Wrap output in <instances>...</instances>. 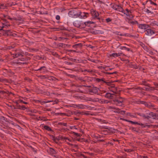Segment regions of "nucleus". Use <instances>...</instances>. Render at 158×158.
<instances>
[{
	"instance_id": "nucleus-1",
	"label": "nucleus",
	"mask_w": 158,
	"mask_h": 158,
	"mask_svg": "<svg viewBox=\"0 0 158 158\" xmlns=\"http://www.w3.org/2000/svg\"><path fill=\"white\" fill-rule=\"evenodd\" d=\"M68 15L70 17L76 18L79 17L80 14L75 10H72L68 13Z\"/></svg>"
},
{
	"instance_id": "nucleus-2",
	"label": "nucleus",
	"mask_w": 158,
	"mask_h": 158,
	"mask_svg": "<svg viewBox=\"0 0 158 158\" xmlns=\"http://www.w3.org/2000/svg\"><path fill=\"white\" fill-rule=\"evenodd\" d=\"M1 32L3 35L4 36H15L16 35V34L13 33L11 30H6L5 29Z\"/></svg>"
},
{
	"instance_id": "nucleus-3",
	"label": "nucleus",
	"mask_w": 158,
	"mask_h": 158,
	"mask_svg": "<svg viewBox=\"0 0 158 158\" xmlns=\"http://www.w3.org/2000/svg\"><path fill=\"white\" fill-rule=\"evenodd\" d=\"M2 71L3 73L2 75L5 77H6L7 75L12 77L14 74V73L10 69L8 70L3 69H2Z\"/></svg>"
},
{
	"instance_id": "nucleus-4",
	"label": "nucleus",
	"mask_w": 158,
	"mask_h": 158,
	"mask_svg": "<svg viewBox=\"0 0 158 158\" xmlns=\"http://www.w3.org/2000/svg\"><path fill=\"white\" fill-rule=\"evenodd\" d=\"M114 103L117 106H121L123 105V103L124 101L123 99L120 97L118 98H114L113 100Z\"/></svg>"
},
{
	"instance_id": "nucleus-5",
	"label": "nucleus",
	"mask_w": 158,
	"mask_h": 158,
	"mask_svg": "<svg viewBox=\"0 0 158 158\" xmlns=\"http://www.w3.org/2000/svg\"><path fill=\"white\" fill-rule=\"evenodd\" d=\"M24 52L21 50H15V52L11 55H13V57L14 58H17L20 56H23V54Z\"/></svg>"
},
{
	"instance_id": "nucleus-6",
	"label": "nucleus",
	"mask_w": 158,
	"mask_h": 158,
	"mask_svg": "<svg viewBox=\"0 0 158 158\" xmlns=\"http://www.w3.org/2000/svg\"><path fill=\"white\" fill-rule=\"evenodd\" d=\"M4 22L2 24V26H0V29L2 30V28H7L9 27L10 26V23L7 21L6 19L3 20Z\"/></svg>"
},
{
	"instance_id": "nucleus-7",
	"label": "nucleus",
	"mask_w": 158,
	"mask_h": 158,
	"mask_svg": "<svg viewBox=\"0 0 158 158\" xmlns=\"http://www.w3.org/2000/svg\"><path fill=\"white\" fill-rule=\"evenodd\" d=\"M139 28L141 29H143L146 30L147 28H149L150 26L148 24H138Z\"/></svg>"
},
{
	"instance_id": "nucleus-8",
	"label": "nucleus",
	"mask_w": 158,
	"mask_h": 158,
	"mask_svg": "<svg viewBox=\"0 0 158 158\" xmlns=\"http://www.w3.org/2000/svg\"><path fill=\"white\" fill-rule=\"evenodd\" d=\"M144 31L145 32V34L147 35H151L155 33V31L150 29L149 28H147Z\"/></svg>"
},
{
	"instance_id": "nucleus-9",
	"label": "nucleus",
	"mask_w": 158,
	"mask_h": 158,
	"mask_svg": "<svg viewBox=\"0 0 158 158\" xmlns=\"http://www.w3.org/2000/svg\"><path fill=\"white\" fill-rule=\"evenodd\" d=\"M90 32L92 34H102L103 33V32L101 30H97L94 29H90Z\"/></svg>"
},
{
	"instance_id": "nucleus-10",
	"label": "nucleus",
	"mask_w": 158,
	"mask_h": 158,
	"mask_svg": "<svg viewBox=\"0 0 158 158\" xmlns=\"http://www.w3.org/2000/svg\"><path fill=\"white\" fill-rule=\"evenodd\" d=\"M147 119H149V118L155 119V114L153 112H151L146 114Z\"/></svg>"
},
{
	"instance_id": "nucleus-11",
	"label": "nucleus",
	"mask_w": 158,
	"mask_h": 158,
	"mask_svg": "<svg viewBox=\"0 0 158 158\" xmlns=\"http://www.w3.org/2000/svg\"><path fill=\"white\" fill-rule=\"evenodd\" d=\"M91 13L94 18H96L98 19H100L98 17V16H99V14L98 12L96 11L95 10H93L91 11Z\"/></svg>"
},
{
	"instance_id": "nucleus-12",
	"label": "nucleus",
	"mask_w": 158,
	"mask_h": 158,
	"mask_svg": "<svg viewBox=\"0 0 158 158\" xmlns=\"http://www.w3.org/2000/svg\"><path fill=\"white\" fill-rule=\"evenodd\" d=\"M78 13L80 14L79 17L81 18H85L87 17V15H89L88 13L81 12L80 11Z\"/></svg>"
},
{
	"instance_id": "nucleus-13",
	"label": "nucleus",
	"mask_w": 158,
	"mask_h": 158,
	"mask_svg": "<svg viewBox=\"0 0 158 158\" xmlns=\"http://www.w3.org/2000/svg\"><path fill=\"white\" fill-rule=\"evenodd\" d=\"M114 94H111L109 93H106L105 95V97L109 99H112L114 98Z\"/></svg>"
},
{
	"instance_id": "nucleus-14",
	"label": "nucleus",
	"mask_w": 158,
	"mask_h": 158,
	"mask_svg": "<svg viewBox=\"0 0 158 158\" xmlns=\"http://www.w3.org/2000/svg\"><path fill=\"white\" fill-rule=\"evenodd\" d=\"M98 89L95 87H93L91 89H89V92L90 93L96 94L98 92Z\"/></svg>"
},
{
	"instance_id": "nucleus-15",
	"label": "nucleus",
	"mask_w": 158,
	"mask_h": 158,
	"mask_svg": "<svg viewBox=\"0 0 158 158\" xmlns=\"http://www.w3.org/2000/svg\"><path fill=\"white\" fill-rule=\"evenodd\" d=\"M35 71H42L43 72H45L47 71V68L44 66L40 67V68L38 69H35Z\"/></svg>"
},
{
	"instance_id": "nucleus-16",
	"label": "nucleus",
	"mask_w": 158,
	"mask_h": 158,
	"mask_svg": "<svg viewBox=\"0 0 158 158\" xmlns=\"http://www.w3.org/2000/svg\"><path fill=\"white\" fill-rule=\"evenodd\" d=\"M145 106L149 108H150L154 106L151 102H145L144 104Z\"/></svg>"
},
{
	"instance_id": "nucleus-17",
	"label": "nucleus",
	"mask_w": 158,
	"mask_h": 158,
	"mask_svg": "<svg viewBox=\"0 0 158 158\" xmlns=\"http://www.w3.org/2000/svg\"><path fill=\"white\" fill-rule=\"evenodd\" d=\"M127 19H128L127 22L129 23L132 24V25H134L135 24L138 25V23L137 21H132L131 19L128 18H127Z\"/></svg>"
},
{
	"instance_id": "nucleus-18",
	"label": "nucleus",
	"mask_w": 158,
	"mask_h": 158,
	"mask_svg": "<svg viewBox=\"0 0 158 158\" xmlns=\"http://www.w3.org/2000/svg\"><path fill=\"white\" fill-rule=\"evenodd\" d=\"M123 54V53H113L110 55V57H118L119 56H121Z\"/></svg>"
},
{
	"instance_id": "nucleus-19",
	"label": "nucleus",
	"mask_w": 158,
	"mask_h": 158,
	"mask_svg": "<svg viewBox=\"0 0 158 158\" xmlns=\"http://www.w3.org/2000/svg\"><path fill=\"white\" fill-rule=\"evenodd\" d=\"M13 19L15 21H21L23 20V16L21 15H18L16 17H13Z\"/></svg>"
},
{
	"instance_id": "nucleus-20",
	"label": "nucleus",
	"mask_w": 158,
	"mask_h": 158,
	"mask_svg": "<svg viewBox=\"0 0 158 158\" xmlns=\"http://www.w3.org/2000/svg\"><path fill=\"white\" fill-rule=\"evenodd\" d=\"M116 9H115V10H117L123 13V12L124 11L123 9L121 6L117 5L116 7Z\"/></svg>"
},
{
	"instance_id": "nucleus-21",
	"label": "nucleus",
	"mask_w": 158,
	"mask_h": 158,
	"mask_svg": "<svg viewBox=\"0 0 158 158\" xmlns=\"http://www.w3.org/2000/svg\"><path fill=\"white\" fill-rule=\"evenodd\" d=\"M81 21L78 20H76L73 23V24L74 26L79 28V27L80 26V23H81Z\"/></svg>"
},
{
	"instance_id": "nucleus-22",
	"label": "nucleus",
	"mask_w": 158,
	"mask_h": 158,
	"mask_svg": "<svg viewBox=\"0 0 158 158\" xmlns=\"http://www.w3.org/2000/svg\"><path fill=\"white\" fill-rule=\"evenodd\" d=\"M88 22H81L80 23V26L79 27V28L82 29L85 28L86 26V24L88 23Z\"/></svg>"
},
{
	"instance_id": "nucleus-23",
	"label": "nucleus",
	"mask_w": 158,
	"mask_h": 158,
	"mask_svg": "<svg viewBox=\"0 0 158 158\" xmlns=\"http://www.w3.org/2000/svg\"><path fill=\"white\" fill-rule=\"evenodd\" d=\"M120 91L119 89L117 87H115L113 89L112 92L114 94H119Z\"/></svg>"
},
{
	"instance_id": "nucleus-24",
	"label": "nucleus",
	"mask_w": 158,
	"mask_h": 158,
	"mask_svg": "<svg viewBox=\"0 0 158 158\" xmlns=\"http://www.w3.org/2000/svg\"><path fill=\"white\" fill-rule=\"evenodd\" d=\"M49 153L51 155H54L56 154V152L55 150L52 148H50L48 151Z\"/></svg>"
},
{
	"instance_id": "nucleus-25",
	"label": "nucleus",
	"mask_w": 158,
	"mask_h": 158,
	"mask_svg": "<svg viewBox=\"0 0 158 158\" xmlns=\"http://www.w3.org/2000/svg\"><path fill=\"white\" fill-rule=\"evenodd\" d=\"M30 58L29 57H27L25 58H21L18 59V61L20 60L22 61H25L26 62L27 60H30Z\"/></svg>"
},
{
	"instance_id": "nucleus-26",
	"label": "nucleus",
	"mask_w": 158,
	"mask_h": 158,
	"mask_svg": "<svg viewBox=\"0 0 158 158\" xmlns=\"http://www.w3.org/2000/svg\"><path fill=\"white\" fill-rule=\"evenodd\" d=\"M82 46V44H81V43H80L79 44H75V45H73V47L74 48H80Z\"/></svg>"
},
{
	"instance_id": "nucleus-27",
	"label": "nucleus",
	"mask_w": 158,
	"mask_h": 158,
	"mask_svg": "<svg viewBox=\"0 0 158 158\" xmlns=\"http://www.w3.org/2000/svg\"><path fill=\"white\" fill-rule=\"evenodd\" d=\"M148 87H144L145 88V89H143L144 90H145L146 91H152V90H155V88L154 87H150L149 85Z\"/></svg>"
},
{
	"instance_id": "nucleus-28",
	"label": "nucleus",
	"mask_w": 158,
	"mask_h": 158,
	"mask_svg": "<svg viewBox=\"0 0 158 158\" xmlns=\"http://www.w3.org/2000/svg\"><path fill=\"white\" fill-rule=\"evenodd\" d=\"M15 46H6L4 47L3 49L4 50H9L13 48Z\"/></svg>"
},
{
	"instance_id": "nucleus-29",
	"label": "nucleus",
	"mask_w": 158,
	"mask_h": 158,
	"mask_svg": "<svg viewBox=\"0 0 158 158\" xmlns=\"http://www.w3.org/2000/svg\"><path fill=\"white\" fill-rule=\"evenodd\" d=\"M44 128L45 129L48 131H53V130L51 129V128L48 126H47V125L44 126Z\"/></svg>"
},
{
	"instance_id": "nucleus-30",
	"label": "nucleus",
	"mask_w": 158,
	"mask_h": 158,
	"mask_svg": "<svg viewBox=\"0 0 158 158\" xmlns=\"http://www.w3.org/2000/svg\"><path fill=\"white\" fill-rule=\"evenodd\" d=\"M74 106L79 109H83L84 107V106L82 104L74 105Z\"/></svg>"
},
{
	"instance_id": "nucleus-31",
	"label": "nucleus",
	"mask_w": 158,
	"mask_h": 158,
	"mask_svg": "<svg viewBox=\"0 0 158 158\" xmlns=\"http://www.w3.org/2000/svg\"><path fill=\"white\" fill-rule=\"evenodd\" d=\"M90 99L89 100V101H92L94 102H100L99 99L98 98H95L94 99H92L91 98H89Z\"/></svg>"
},
{
	"instance_id": "nucleus-32",
	"label": "nucleus",
	"mask_w": 158,
	"mask_h": 158,
	"mask_svg": "<svg viewBox=\"0 0 158 158\" xmlns=\"http://www.w3.org/2000/svg\"><path fill=\"white\" fill-rule=\"evenodd\" d=\"M138 125L141 126L143 128L145 127H150V125H148L147 124H144L142 123H139V124Z\"/></svg>"
},
{
	"instance_id": "nucleus-33",
	"label": "nucleus",
	"mask_w": 158,
	"mask_h": 158,
	"mask_svg": "<svg viewBox=\"0 0 158 158\" xmlns=\"http://www.w3.org/2000/svg\"><path fill=\"white\" fill-rule=\"evenodd\" d=\"M138 125L141 126L143 128L145 127H150V125H148L147 124H144L142 123H139V124Z\"/></svg>"
},
{
	"instance_id": "nucleus-34",
	"label": "nucleus",
	"mask_w": 158,
	"mask_h": 158,
	"mask_svg": "<svg viewBox=\"0 0 158 158\" xmlns=\"http://www.w3.org/2000/svg\"><path fill=\"white\" fill-rule=\"evenodd\" d=\"M141 85H143L146 86H149L150 85L149 84L147 83V82L146 81H142L141 84Z\"/></svg>"
},
{
	"instance_id": "nucleus-35",
	"label": "nucleus",
	"mask_w": 158,
	"mask_h": 158,
	"mask_svg": "<svg viewBox=\"0 0 158 158\" xmlns=\"http://www.w3.org/2000/svg\"><path fill=\"white\" fill-rule=\"evenodd\" d=\"M152 42L153 44H156L158 43V37L152 40Z\"/></svg>"
},
{
	"instance_id": "nucleus-36",
	"label": "nucleus",
	"mask_w": 158,
	"mask_h": 158,
	"mask_svg": "<svg viewBox=\"0 0 158 158\" xmlns=\"http://www.w3.org/2000/svg\"><path fill=\"white\" fill-rule=\"evenodd\" d=\"M58 46L59 47H60L62 48H65L67 46V45L61 43L59 44H58Z\"/></svg>"
},
{
	"instance_id": "nucleus-37",
	"label": "nucleus",
	"mask_w": 158,
	"mask_h": 158,
	"mask_svg": "<svg viewBox=\"0 0 158 158\" xmlns=\"http://www.w3.org/2000/svg\"><path fill=\"white\" fill-rule=\"evenodd\" d=\"M15 102L16 104V107H15L14 109H19L20 106L19 105L17 101H16Z\"/></svg>"
},
{
	"instance_id": "nucleus-38",
	"label": "nucleus",
	"mask_w": 158,
	"mask_h": 158,
	"mask_svg": "<svg viewBox=\"0 0 158 158\" xmlns=\"http://www.w3.org/2000/svg\"><path fill=\"white\" fill-rule=\"evenodd\" d=\"M126 115L127 116H130L131 117H132V118H135L136 117V115H133L132 114H131V113H126Z\"/></svg>"
},
{
	"instance_id": "nucleus-39",
	"label": "nucleus",
	"mask_w": 158,
	"mask_h": 158,
	"mask_svg": "<svg viewBox=\"0 0 158 158\" xmlns=\"http://www.w3.org/2000/svg\"><path fill=\"white\" fill-rule=\"evenodd\" d=\"M127 122H129L131 123V124H139V123L136 122H134L131 120H128Z\"/></svg>"
},
{
	"instance_id": "nucleus-40",
	"label": "nucleus",
	"mask_w": 158,
	"mask_h": 158,
	"mask_svg": "<svg viewBox=\"0 0 158 158\" xmlns=\"http://www.w3.org/2000/svg\"><path fill=\"white\" fill-rule=\"evenodd\" d=\"M120 48L121 49H125L128 51H129L130 50V49L129 48H127L125 46H121L120 47Z\"/></svg>"
},
{
	"instance_id": "nucleus-41",
	"label": "nucleus",
	"mask_w": 158,
	"mask_h": 158,
	"mask_svg": "<svg viewBox=\"0 0 158 158\" xmlns=\"http://www.w3.org/2000/svg\"><path fill=\"white\" fill-rule=\"evenodd\" d=\"M27 109V107H26L24 106L23 105L20 106L19 109H20L22 110H24Z\"/></svg>"
},
{
	"instance_id": "nucleus-42",
	"label": "nucleus",
	"mask_w": 158,
	"mask_h": 158,
	"mask_svg": "<svg viewBox=\"0 0 158 158\" xmlns=\"http://www.w3.org/2000/svg\"><path fill=\"white\" fill-rule=\"evenodd\" d=\"M97 81L99 82H101V81H102L104 82V78H102V79H100L98 78H97L96 79Z\"/></svg>"
},
{
	"instance_id": "nucleus-43",
	"label": "nucleus",
	"mask_w": 158,
	"mask_h": 158,
	"mask_svg": "<svg viewBox=\"0 0 158 158\" xmlns=\"http://www.w3.org/2000/svg\"><path fill=\"white\" fill-rule=\"evenodd\" d=\"M58 124L59 125L61 126L63 125L64 126L67 127V124L66 123L60 122Z\"/></svg>"
},
{
	"instance_id": "nucleus-44",
	"label": "nucleus",
	"mask_w": 158,
	"mask_h": 158,
	"mask_svg": "<svg viewBox=\"0 0 158 158\" xmlns=\"http://www.w3.org/2000/svg\"><path fill=\"white\" fill-rule=\"evenodd\" d=\"M105 73L108 74V75H110V74H116L118 73V72L117 71L114 72L113 73H109V72H104Z\"/></svg>"
},
{
	"instance_id": "nucleus-45",
	"label": "nucleus",
	"mask_w": 158,
	"mask_h": 158,
	"mask_svg": "<svg viewBox=\"0 0 158 158\" xmlns=\"http://www.w3.org/2000/svg\"><path fill=\"white\" fill-rule=\"evenodd\" d=\"M29 147L31 148L32 151L34 152L35 153H36L37 152V150L35 149L34 148L32 147L31 146H30Z\"/></svg>"
},
{
	"instance_id": "nucleus-46",
	"label": "nucleus",
	"mask_w": 158,
	"mask_h": 158,
	"mask_svg": "<svg viewBox=\"0 0 158 158\" xmlns=\"http://www.w3.org/2000/svg\"><path fill=\"white\" fill-rule=\"evenodd\" d=\"M138 104H144L145 103V101H141L140 100H138L136 102Z\"/></svg>"
},
{
	"instance_id": "nucleus-47",
	"label": "nucleus",
	"mask_w": 158,
	"mask_h": 158,
	"mask_svg": "<svg viewBox=\"0 0 158 158\" xmlns=\"http://www.w3.org/2000/svg\"><path fill=\"white\" fill-rule=\"evenodd\" d=\"M4 17L6 18H7L8 19H9L10 20H14L13 18H10V16L8 15H4Z\"/></svg>"
},
{
	"instance_id": "nucleus-48",
	"label": "nucleus",
	"mask_w": 158,
	"mask_h": 158,
	"mask_svg": "<svg viewBox=\"0 0 158 158\" xmlns=\"http://www.w3.org/2000/svg\"><path fill=\"white\" fill-rule=\"evenodd\" d=\"M126 111L124 110H121L120 109L119 112V113L122 115H124L125 114Z\"/></svg>"
},
{
	"instance_id": "nucleus-49",
	"label": "nucleus",
	"mask_w": 158,
	"mask_h": 158,
	"mask_svg": "<svg viewBox=\"0 0 158 158\" xmlns=\"http://www.w3.org/2000/svg\"><path fill=\"white\" fill-rule=\"evenodd\" d=\"M5 118L3 116L0 117V123L3 122V121L5 120Z\"/></svg>"
},
{
	"instance_id": "nucleus-50",
	"label": "nucleus",
	"mask_w": 158,
	"mask_h": 158,
	"mask_svg": "<svg viewBox=\"0 0 158 158\" xmlns=\"http://www.w3.org/2000/svg\"><path fill=\"white\" fill-rule=\"evenodd\" d=\"M113 111L114 112L118 113L119 112L120 110V109L118 108H116Z\"/></svg>"
},
{
	"instance_id": "nucleus-51",
	"label": "nucleus",
	"mask_w": 158,
	"mask_h": 158,
	"mask_svg": "<svg viewBox=\"0 0 158 158\" xmlns=\"http://www.w3.org/2000/svg\"><path fill=\"white\" fill-rule=\"evenodd\" d=\"M104 82L107 85H108V86H110L112 83V82H111L106 81H105L104 80Z\"/></svg>"
},
{
	"instance_id": "nucleus-52",
	"label": "nucleus",
	"mask_w": 158,
	"mask_h": 158,
	"mask_svg": "<svg viewBox=\"0 0 158 158\" xmlns=\"http://www.w3.org/2000/svg\"><path fill=\"white\" fill-rule=\"evenodd\" d=\"M73 134L74 135L76 136L77 137H80L81 135L80 134H78V133H76V132H73Z\"/></svg>"
},
{
	"instance_id": "nucleus-53",
	"label": "nucleus",
	"mask_w": 158,
	"mask_h": 158,
	"mask_svg": "<svg viewBox=\"0 0 158 158\" xmlns=\"http://www.w3.org/2000/svg\"><path fill=\"white\" fill-rule=\"evenodd\" d=\"M130 129L132 131H136V132H138V131H137L136 130V128L135 127H131V128H130Z\"/></svg>"
},
{
	"instance_id": "nucleus-54",
	"label": "nucleus",
	"mask_w": 158,
	"mask_h": 158,
	"mask_svg": "<svg viewBox=\"0 0 158 158\" xmlns=\"http://www.w3.org/2000/svg\"><path fill=\"white\" fill-rule=\"evenodd\" d=\"M52 54L55 56H58V54L56 52H52Z\"/></svg>"
},
{
	"instance_id": "nucleus-55",
	"label": "nucleus",
	"mask_w": 158,
	"mask_h": 158,
	"mask_svg": "<svg viewBox=\"0 0 158 158\" xmlns=\"http://www.w3.org/2000/svg\"><path fill=\"white\" fill-rule=\"evenodd\" d=\"M59 138V137H56L55 139L54 140V141L56 143H58V141L60 140Z\"/></svg>"
},
{
	"instance_id": "nucleus-56",
	"label": "nucleus",
	"mask_w": 158,
	"mask_h": 158,
	"mask_svg": "<svg viewBox=\"0 0 158 158\" xmlns=\"http://www.w3.org/2000/svg\"><path fill=\"white\" fill-rule=\"evenodd\" d=\"M117 5L116 4H114L111 7L113 9L115 10V9H116V7Z\"/></svg>"
},
{
	"instance_id": "nucleus-57",
	"label": "nucleus",
	"mask_w": 158,
	"mask_h": 158,
	"mask_svg": "<svg viewBox=\"0 0 158 158\" xmlns=\"http://www.w3.org/2000/svg\"><path fill=\"white\" fill-rule=\"evenodd\" d=\"M69 60L72 61L74 62H77L76 59H73V58H69Z\"/></svg>"
},
{
	"instance_id": "nucleus-58",
	"label": "nucleus",
	"mask_w": 158,
	"mask_h": 158,
	"mask_svg": "<svg viewBox=\"0 0 158 158\" xmlns=\"http://www.w3.org/2000/svg\"><path fill=\"white\" fill-rule=\"evenodd\" d=\"M88 22V23L86 24V26L89 27L90 25L92 23L91 21L86 22Z\"/></svg>"
},
{
	"instance_id": "nucleus-59",
	"label": "nucleus",
	"mask_w": 158,
	"mask_h": 158,
	"mask_svg": "<svg viewBox=\"0 0 158 158\" xmlns=\"http://www.w3.org/2000/svg\"><path fill=\"white\" fill-rule=\"evenodd\" d=\"M106 67V66H105V67H104V66H100L98 67V68L99 69H105Z\"/></svg>"
},
{
	"instance_id": "nucleus-60",
	"label": "nucleus",
	"mask_w": 158,
	"mask_h": 158,
	"mask_svg": "<svg viewBox=\"0 0 158 158\" xmlns=\"http://www.w3.org/2000/svg\"><path fill=\"white\" fill-rule=\"evenodd\" d=\"M19 101L20 102L22 103H23V104H27L28 103V102H24V101H23L22 100H20V99L19 100Z\"/></svg>"
},
{
	"instance_id": "nucleus-61",
	"label": "nucleus",
	"mask_w": 158,
	"mask_h": 158,
	"mask_svg": "<svg viewBox=\"0 0 158 158\" xmlns=\"http://www.w3.org/2000/svg\"><path fill=\"white\" fill-rule=\"evenodd\" d=\"M149 1H150V3L151 4L154 5L155 6H157V5L156 3L154 2L151 0H150Z\"/></svg>"
},
{
	"instance_id": "nucleus-62",
	"label": "nucleus",
	"mask_w": 158,
	"mask_h": 158,
	"mask_svg": "<svg viewBox=\"0 0 158 158\" xmlns=\"http://www.w3.org/2000/svg\"><path fill=\"white\" fill-rule=\"evenodd\" d=\"M59 102V100L57 99H56L53 102V104H57Z\"/></svg>"
},
{
	"instance_id": "nucleus-63",
	"label": "nucleus",
	"mask_w": 158,
	"mask_h": 158,
	"mask_svg": "<svg viewBox=\"0 0 158 158\" xmlns=\"http://www.w3.org/2000/svg\"><path fill=\"white\" fill-rule=\"evenodd\" d=\"M88 60L91 61L94 63H96L95 60H93L92 59H91L90 58L88 59Z\"/></svg>"
},
{
	"instance_id": "nucleus-64",
	"label": "nucleus",
	"mask_w": 158,
	"mask_h": 158,
	"mask_svg": "<svg viewBox=\"0 0 158 158\" xmlns=\"http://www.w3.org/2000/svg\"><path fill=\"white\" fill-rule=\"evenodd\" d=\"M155 119L158 120V113L156 114H155Z\"/></svg>"
}]
</instances>
